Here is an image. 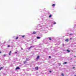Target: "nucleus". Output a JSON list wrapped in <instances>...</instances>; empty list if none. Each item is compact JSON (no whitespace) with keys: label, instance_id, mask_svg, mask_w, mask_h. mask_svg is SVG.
<instances>
[{"label":"nucleus","instance_id":"19","mask_svg":"<svg viewBox=\"0 0 76 76\" xmlns=\"http://www.w3.org/2000/svg\"><path fill=\"white\" fill-rule=\"evenodd\" d=\"M26 61H28L29 60V59H28V58H26Z\"/></svg>","mask_w":76,"mask_h":76},{"label":"nucleus","instance_id":"35","mask_svg":"<svg viewBox=\"0 0 76 76\" xmlns=\"http://www.w3.org/2000/svg\"><path fill=\"white\" fill-rule=\"evenodd\" d=\"M74 26H75H75H76L75 25Z\"/></svg>","mask_w":76,"mask_h":76},{"label":"nucleus","instance_id":"34","mask_svg":"<svg viewBox=\"0 0 76 76\" xmlns=\"http://www.w3.org/2000/svg\"><path fill=\"white\" fill-rule=\"evenodd\" d=\"M74 76H76V75H74Z\"/></svg>","mask_w":76,"mask_h":76},{"label":"nucleus","instance_id":"2","mask_svg":"<svg viewBox=\"0 0 76 76\" xmlns=\"http://www.w3.org/2000/svg\"><path fill=\"white\" fill-rule=\"evenodd\" d=\"M40 56H37V57L36 58V60H38V58H39Z\"/></svg>","mask_w":76,"mask_h":76},{"label":"nucleus","instance_id":"6","mask_svg":"<svg viewBox=\"0 0 76 76\" xmlns=\"http://www.w3.org/2000/svg\"><path fill=\"white\" fill-rule=\"evenodd\" d=\"M36 34V32L35 31L33 32L32 34Z\"/></svg>","mask_w":76,"mask_h":76},{"label":"nucleus","instance_id":"36","mask_svg":"<svg viewBox=\"0 0 76 76\" xmlns=\"http://www.w3.org/2000/svg\"><path fill=\"white\" fill-rule=\"evenodd\" d=\"M74 57H75V56H74Z\"/></svg>","mask_w":76,"mask_h":76},{"label":"nucleus","instance_id":"1","mask_svg":"<svg viewBox=\"0 0 76 76\" xmlns=\"http://www.w3.org/2000/svg\"><path fill=\"white\" fill-rule=\"evenodd\" d=\"M34 47V46H31L30 47H28V50H31V48H33Z\"/></svg>","mask_w":76,"mask_h":76},{"label":"nucleus","instance_id":"15","mask_svg":"<svg viewBox=\"0 0 76 76\" xmlns=\"http://www.w3.org/2000/svg\"><path fill=\"white\" fill-rule=\"evenodd\" d=\"M3 69V67H1L0 68V70Z\"/></svg>","mask_w":76,"mask_h":76},{"label":"nucleus","instance_id":"20","mask_svg":"<svg viewBox=\"0 0 76 76\" xmlns=\"http://www.w3.org/2000/svg\"><path fill=\"white\" fill-rule=\"evenodd\" d=\"M24 37H25V36H22V38H24Z\"/></svg>","mask_w":76,"mask_h":76},{"label":"nucleus","instance_id":"32","mask_svg":"<svg viewBox=\"0 0 76 76\" xmlns=\"http://www.w3.org/2000/svg\"><path fill=\"white\" fill-rule=\"evenodd\" d=\"M1 53V52L0 51V53Z\"/></svg>","mask_w":76,"mask_h":76},{"label":"nucleus","instance_id":"14","mask_svg":"<svg viewBox=\"0 0 76 76\" xmlns=\"http://www.w3.org/2000/svg\"><path fill=\"white\" fill-rule=\"evenodd\" d=\"M49 40H50V41L51 40V39L50 37L49 38Z\"/></svg>","mask_w":76,"mask_h":76},{"label":"nucleus","instance_id":"31","mask_svg":"<svg viewBox=\"0 0 76 76\" xmlns=\"http://www.w3.org/2000/svg\"><path fill=\"white\" fill-rule=\"evenodd\" d=\"M72 39V38H70V40H71V39Z\"/></svg>","mask_w":76,"mask_h":76},{"label":"nucleus","instance_id":"22","mask_svg":"<svg viewBox=\"0 0 76 76\" xmlns=\"http://www.w3.org/2000/svg\"><path fill=\"white\" fill-rule=\"evenodd\" d=\"M21 50H23V48H21Z\"/></svg>","mask_w":76,"mask_h":76},{"label":"nucleus","instance_id":"17","mask_svg":"<svg viewBox=\"0 0 76 76\" xmlns=\"http://www.w3.org/2000/svg\"><path fill=\"white\" fill-rule=\"evenodd\" d=\"M73 35V34H69V35Z\"/></svg>","mask_w":76,"mask_h":76},{"label":"nucleus","instance_id":"12","mask_svg":"<svg viewBox=\"0 0 76 76\" xmlns=\"http://www.w3.org/2000/svg\"><path fill=\"white\" fill-rule=\"evenodd\" d=\"M67 51L68 52V53H69V52H70V51L69 50H67Z\"/></svg>","mask_w":76,"mask_h":76},{"label":"nucleus","instance_id":"8","mask_svg":"<svg viewBox=\"0 0 76 76\" xmlns=\"http://www.w3.org/2000/svg\"><path fill=\"white\" fill-rule=\"evenodd\" d=\"M38 67H35V69H36V70H38Z\"/></svg>","mask_w":76,"mask_h":76},{"label":"nucleus","instance_id":"18","mask_svg":"<svg viewBox=\"0 0 76 76\" xmlns=\"http://www.w3.org/2000/svg\"><path fill=\"white\" fill-rule=\"evenodd\" d=\"M9 53L11 54L12 53V51H10Z\"/></svg>","mask_w":76,"mask_h":76},{"label":"nucleus","instance_id":"10","mask_svg":"<svg viewBox=\"0 0 76 76\" xmlns=\"http://www.w3.org/2000/svg\"><path fill=\"white\" fill-rule=\"evenodd\" d=\"M51 16H52V15H49V18H51Z\"/></svg>","mask_w":76,"mask_h":76},{"label":"nucleus","instance_id":"11","mask_svg":"<svg viewBox=\"0 0 76 76\" xmlns=\"http://www.w3.org/2000/svg\"><path fill=\"white\" fill-rule=\"evenodd\" d=\"M52 6L53 7H54L55 6V4H53L52 5Z\"/></svg>","mask_w":76,"mask_h":76},{"label":"nucleus","instance_id":"4","mask_svg":"<svg viewBox=\"0 0 76 76\" xmlns=\"http://www.w3.org/2000/svg\"><path fill=\"white\" fill-rule=\"evenodd\" d=\"M19 69V67H17L15 69V70H18V69Z\"/></svg>","mask_w":76,"mask_h":76},{"label":"nucleus","instance_id":"7","mask_svg":"<svg viewBox=\"0 0 76 76\" xmlns=\"http://www.w3.org/2000/svg\"><path fill=\"white\" fill-rule=\"evenodd\" d=\"M37 39H40L41 37H37Z\"/></svg>","mask_w":76,"mask_h":76},{"label":"nucleus","instance_id":"21","mask_svg":"<svg viewBox=\"0 0 76 76\" xmlns=\"http://www.w3.org/2000/svg\"><path fill=\"white\" fill-rule=\"evenodd\" d=\"M53 25H54V24H56V22H55L54 23H53Z\"/></svg>","mask_w":76,"mask_h":76},{"label":"nucleus","instance_id":"23","mask_svg":"<svg viewBox=\"0 0 76 76\" xmlns=\"http://www.w3.org/2000/svg\"><path fill=\"white\" fill-rule=\"evenodd\" d=\"M8 47H10V45H8Z\"/></svg>","mask_w":76,"mask_h":76},{"label":"nucleus","instance_id":"29","mask_svg":"<svg viewBox=\"0 0 76 76\" xmlns=\"http://www.w3.org/2000/svg\"><path fill=\"white\" fill-rule=\"evenodd\" d=\"M49 58H51V56H49Z\"/></svg>","mask_w":76,"mask_h":76},{"label":"nucleus","instance_id":"13","mask_svg":"<svg viewBox=\"0 0 76 76\" xmlns=\"http://www.w3.org/2000/svg\"><path fill=\"white\" fill-rule=\"evenodd\" d=\"M26 63V61H24V64Z\"/></svg>","mask_w":76,"mask_h":76},{"label":"nucleus","instance_id":"27","mask_svg":"<svg viewBox=\"0 0 76 76\" xmlns=\"http://www.w3.org/2000/svg\"><path fill=\"white\" fill-rule=\"evenodd\" d=\"M4 56H6V54H4Z\"/></svg>","mask_w":76,"mask_h":76},{"label":"nucleus","instance_id":"33","mask_svg":"<svg viewBox=\"0 0 76 76\" xmlns=\"http://www.w3.org/2000/svg\"><path fill=\"white\" fill-rule=\"evenodd\" d=\"M15 54H16V53H17L16 52H15Z\"/></svg>","mask_w":76,"mask_h":76},{"label":"nucleus","instance_id":"30","mask_svg":"<svg viewBox=\"0 0 76 76\" xmlns=\"http://www.w3.org/2000/svg\"><path fill=\"white\" fill-rule=\"evenodd\" d=\"M10 54H11V53H9V56H10Z\"/></svg>","mask_w":76,"mask_h":76},{"label":"nucleus","instance_id":"28","mask_svg":"<svg viewBox=\"0 0 76 76\" xmlns=\"http://www.w3.org/2000/svg\"><path fill=\"white\" fill-rule=\"evenodd\" d=\"M75 67H73V68H72V69H75Z\"/></svg>","mask_w":76,"mask_h":76},{"label":"nucleus","instance_id":"5","mask_svg":"<svg viewBox=\"0 0 76 76\" xmlns=\"http://www.w3.org/2000/svg\"><path fill=\"white\" fill-rule=\"evenodd\" d=\"M65 41H66V42H68V41H69V39H66Z\"/></svg>","mask_w":76,"mask_h":76},{"label":"nucleus","instance_id":"24","mask_svg":"<svg viewBox=\"0 0 76 76\" xmlns=\"http://www.w3.org/2000/svg\"><path fill=\"white\" fill-rule=\"evenodd\" d=\"M58 65L60 66V65L61 64H58Z\"/></svg>","mask_w":76,"mask_h":76},{"label":"nucleus","instance_id":"25","mask_svg":"<svg viewBox=\"0 0 76 76\" xmlns=\"http://www.w3.org/2000/svg\"><path fill=\"white\" fill-rule=\"evenodd\" d=\"M49 72H50V73H52V72H51V71H50Z\"/></svg>","mask_w":76,"mask_h":76},{"label":"nucleus","instance_id":"16","mask_svg":"<svg viewBox=\"0 0 76 76\" xmlns=\"http://www.w3.org/2000/svg\"><path fill=\"white\" fill-rule=\"evenodd\" d=\"M18 39V37H16V38H15V39Z\"/></svg>","mask_w":76,"mask_h":76},{"label":"nucleus","instance_id":"26","mask_svg":"<svg viewBox=\"0 0 76 76\" xmlns=\"http://www.w3.org/2000/svg\"><path fill=\"white\" fill-rule=\"evenodd\" d=\"M62 45H63V47H64V44H63Z\"/></svg>","mask_w":76,"mask_h":76},{"label":"nucleus","instance_id":"9","mask_svg":"<svg viewBox=\"0 0 76 76\" xmlns=\"http://www.w3.org/2000/svg\"><path fill=\"white\" fill-rule=\"evenodd\" d=\"M61 75L62 76H64V75L63 74V73H61Z\"/></svg>","mask_w":76,"mask_h":76},{"label":"nucleus","instance_id":"3","mask_svg":"<svg viewBox=\"0 0 76 76\" xmlns=\"http://www.w3.org/2000/svg\"><path fill=\"white\" fill-rule=\"evenodd\" d=\"M67 62H65L63 63V64H67Z\"/></svg>","mask_w":76,"mask_h":76}]
</instances>
